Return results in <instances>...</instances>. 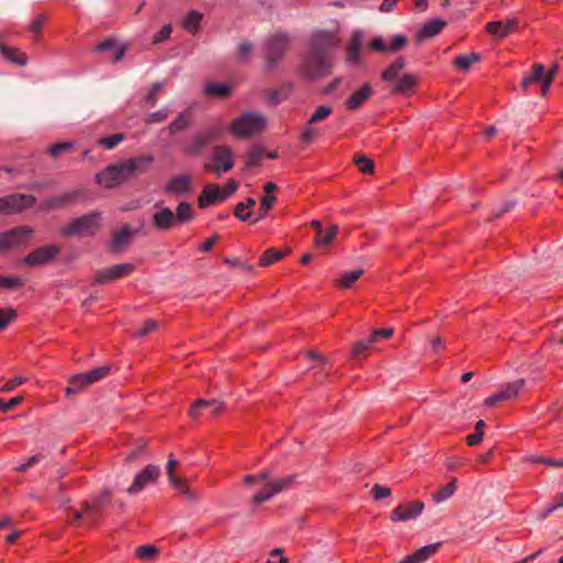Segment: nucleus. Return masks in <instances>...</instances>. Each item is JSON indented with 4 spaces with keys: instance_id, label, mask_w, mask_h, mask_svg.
<instances>
[{
    "instance_id": "1",
    "label": "nucleus",
    "mask_w": 563,
    "mask_h": 563,
    "mask_svg": "<svg viewBox=\"0 0 563 563\" xmlns=\"http://www.w3.org/2000/svg\"><path fill=\"white\" fill-rule=\"evenodd\" d=\"M111 492L103 489L98 495L92 496L89 500L84 503V511H75L73 522H77L85 517L84 525L92 526L97 523L101 516L103 508L111 501Z\"/></svg>"
},
{
    "instance_id": "2",
    "label": "nucleus",
    "mask_w": 563,
    "mask_h": 563,
    "mask_svg": "<svg viewBox=\"0 0 563 563\" xmlns=\"http://www.w3.org/2000/svg\"><path fill=\"white\" fill-rule=\"evenodd\" d=\"M266 125L264 115L255 112H245L235 118L229 125L228 130L238 139H249L255 133L262 131Z\"/></svg>"
},
{
    "instance_id": "3",
    "label": "nucleus",
    "mask_w": 563,
    "mask_h": 563,
    "mask_svg": "<svg viewBox=\"0 0 563 563\" xmlns=\"http://www.w3.org/2000/svg\"><path fill=\"white\" fill-rule=\"evenodd\" d=\"M234 166L233 150L227 145H217L208 156V163L203 165V170L217 176L231 170Z\"/></svg>"
},
{
    "instance_id": "4",
    "label": "nucleus",
    "mask_w": 563,
    "mask_h": 563,
    "mask_svg": "<svg viewBox=\"0 0 563 563\" xmlns=\"http://www.w3.org/2000/svg\"><path fill=\"white\" fill-rule=\"evenodd\" d=\"M101 213L93 211L76 218L60 230L64 236H89L93 235L100 227Z\"/></svg>"
},
{
    "instance_id": "5",
    "label": "nucleus",
    "mask_w": 563,
    "mask_h": 563,
    "mask_svg": "<svg viewBox=\"0 0 563 563\" xmlns=\"http://www.w3.org/2000/svg\"><path fill=\"white\" fill-rule=\"evenodd\" d=\"M86 199V192L82 189L66 191L55 196H48L40 201L41 211H55L68 208Z\"/></svg>"
},
{
    "instance_id": "6",
    "label": "nucleus",
    "mask_w": 563,
    "mask_h": 563,
    "mask_svg": "<svg viewBox=\"0 0 563 563\" xmlns=\"http://www.w3.org/2000/svg\"><path fill=\"white\" fill-rule=\"evenodd\" d=\"M289 43L288 35L285 33H276L265 42V66L273 69L277 62L284 56Z\"/></svg>"
},
{
    "instance_id": "7",
    "label": "nucleus",
    "mask_w": 563,
    "mask_h": 563,
    "mask_svg": "<svg viewBox=\"0 0 563 563\" xmlns=\"http://www.w3.org/2000/svg\"><path fill=\"white\" fill-rule=\"evenodd\" d=\"M33 234L29 225H19L0 233V250L26 246Z\"/></svg>"
},
{
    "instance_id": "8",
    "label": "nucleus",
    "mask_w": 563,
    "mask_h": 563,
    "mask_svg": "<svg viewBox=\"0 0 563 563\" xmlns=\"http://www.w3.org/2000/svg\"><path fill=\"white\" fill-rule=\"evenodd\" d=\"M162 471L158 465L148 464L141 472H139L126 488L129 495H137L150 485L155 484L161 477Z\"/></svg>"
},
{
    "instance_id": "9",
    "label": "nucleus",
    "mask_w": 563,
    "mask_h": 563,
    "mask_svg": "<svg viewBox=\"0 0 563 563\" xmlns=\"http://www.w3.org/2000/svg\"><path fill=\"white\" fill-rule=\"evenodd\" d=\"M36 198L33 195L11 194L0 198V213H18L33 207Z\"/></svg>"
},
{
    "instance_id": "10",
    "label": "nucleus",
    "mask_w": 563,
    "mask_h": 563,
    "mask_svg": "<svg viewBox=\"0 0 563 563\" xmlns=\"http://www.w3.org/2000/svg\"><path fill=\"white\" fill-rule=\"evenodd\" d=\"M330 65L327 55L309 51L302 62V71L309 79H314L328 74Z\"/></svg>"
},
{
    "instance_id": "11",
    "label": "nucleus",
    "mask_w": 563,
    "mask_h": 563,
    "mask_svg": "<svg viewBox=\"0 0 563 563\" xmlns=\"http://www.w3.org/2000/svg\"><path fill=\"white\" fill-rule=\"evenodd\" d=\"M59 253L60 247L56 244L41 246L29 253L22 263L30 267L43 266L52 263Z\"/></svg>"
},
{
    "instance_id": "12",
    "label": "nucleus",
    "mask_w": 563,
    "mask_h": 563,
    "mask_svg": "<svg viewBox=\"0 0 563 563\" xmlns=\"http://www.w3.org/2000/svg\"><path fill=\"white\" fill-rule=\"evenodd\" d=\"M135 269L134 264L121 263L95 273L93 284H108L122 277L130 276Z\"/></svg>"
},
{
    "instance_id": "13",
    "label": "nucleus",
    "mask_w": 563,
    "mask_h": 563,
    "mask_svg": "<svg viewBox=\"0 0 563 563\" xmlns=\"http://www.w3.org/2000/svg\"><path fill=\"white\" fill-rule=\"evenodd\" d=\"M532 84H539L541 86V95L545 97L552 85V74H545V68L542 64H536L531 74L522 78L521 87L523 90H527Z\"/></svg>"
},
{
    "instance_id": "14",
    "label": "nucleus",
    "mask_w": 563,
    "mask_h": 563,
    "mask_svg": "<svg viewBox=\"0 0 563 563\" xmlns=\"http://www.w3.org/2000/svg\"><path fill=\"white\" fill-rule=\"evenodd\" d=\"M192 191V177L188 174L174 176L169 178L164 186V192L174 197L187 196Z\"/></svg>"
},
{
    "instance_id": "15",
    "label": "nucleus",
    "mask_w": 563,
    "mask_h": 563,
    "mask_svg": "<svg viewBox=\"0 0 563 563\" xmlns=\"http://www.w3.org/2000/svg\"><path fill=\"white\" fill-rule=\"evenodd\" d=\"M296 479V475H287L268 484L263 490L253 496V503L258 505L269 500L274 495L287 489Z\"/></svg>"
},
{
    "instance_id": "16",
    "label": "nucleus",
    "mask_w": 563,
    "mask_h": 563,
    "mask_svg": "<svg viewBox=\"0 0 563 563\" xmlns=\"http://www.w3.org/2000/svg\"><path fill=\"white\" fill-rule=\"evenodd\" d=\"M525 386V379H517L512 383H507L501 386L500 390L487 397L484 400L486 407L495 406L499 401L515 398L519 390Z\"/></svg>"
},
{
    "instance_id": "17",
    "label": "nucleus",
    "mask_w": 563,
    "mask_h": 563,
    "mask_svg": "<svg viewBox=\"0 0 563 563\" xmlns=\"http://www.w3.org/2000/svg\"><path fill=\"white\" fill-rule=\"evenodd\" d=\"M223 402L219 399H197L189 409V416L198 419L205 411L217 417L223 411Z\"/></svg>"
},
{
    "instance_id": "18",
    "label": "nucleus",
    "mask_w": 563,
    "mask_h": 563,
    "mask_svg": "<svg viewBox=\"0 0 563 563\" xmlns=\"http://www.w3.org/2000/svg\"><path fill=\"white\" fill-rule=\"evenodd\" d=\"M424 504L422 501L404 504L390 512V520L394 522L412 520L418 518L422 514Z\"/></svg>"
},
{
    "instance_id": "19",
    "label": "nucleus",
    "mask_w": 563,
    "mask_h": 563,
    "mask_svg": "<svg viewBox=\"0 0 563 563\" xmlns=\"http://www.w3.org/2000/svg\"><path fill=\"white\" fill-rule=\"evenodd\" d=\"M154 227L159 231H168L176 225L175 214L168 207H163L152 217Z\"/></svg>"
},
{
    "instance_id": "20",
    "label": "nucleus",
    "mask_w": 563,
    "mask_h": 563,
    "mask_svg": "<svg viewBox=\"0 0 563 563\" xmlns=\"http://www.w3.org/2000/svg\"><path fill=\"white\" fill-rule=\"evenodd\" d=\"M517 27V21L515 19L507 21H492L487 23L486 30L489 34L498 38H505Z\"/></svg>"
},
{
    "instance_id": "21",
    "label": "nucleus",
    "mask_w": 563,
    "mask_h": 563,
    "mask_svg": "<svg viewBox=\"0 0 563 563\" xmlns=\"http://www.w3.org/2000/svg\"><path fill=\"white\" fill-rule=\"evenodd\" d=\"M446 22L442 19H432L427 21L416 34V41L422 42L426 38L433 37L441 33Z\"/></svg>"
},
{
    "instance_id": "22",
    "label": "nucleus",
    "mask_w": 563,
    "mask_h": 563,
    "mask_svg": "<svg viewBox=\"0 0 563 563\" xmlns=\"http://www.w3.org/2000/svg\"><path fill=\"white\" fill-rule=\"evenodd\" d=\"M219 201H223L221 189L218 185L209 184L203 187L201 195L198 198V207L200 209H205Z\"/></svg>"
},
{
    "instance_id": "23",
    "label": "nucleus",
    "mask_w": 563,
    "mask_h": 563,
    "mask_svg": "<svg viewBox=\"0 0 563 563\" xmlns=\"http://www.w3.org/2000/svg\"><path fill=\"white\" fill-rule=\"evenodd\" d=\"M372 93V86L368 82L363 84V86L346 100V108L349 110H356L361 108L369 99Z\"/></svg>"
},
{
    "instance_id": "24",
    "label": "nucleus",
    "mask_w": 563,
    "mask_h": 563,
    "mask_svg": "<svg viewBox=\"0 0 563 563\" xmlns=\"http://www.w3.org/2000/svg\"><path fill=\"white\" fill-rule=\"evenodd\" d=\"M440 547H441L440 542L424 545V547L418 549L412 554L405 556L399 563H423L432 554H434Z\"/></svg>"
},
{
    "instance_id": "25",
    "label": "nucleus",
    "mask_w": 563,
    "mask_h": 563,
    "mask_svg": "<svg viewBox=\"0 0 563 563\" xmlns=\"http://www.w3.org/2000/svg\"><path fill=\"white\" fill-rule=\"evenodd\" d=\"M208 141L200 132L194 134L188 141L185 142L183 151L189 156H197L208 146Z\"/></svg>"
},
{
    "instance_id": "26",
    "label": "nucleus",
    "mask_w": 563,
    "mask_h": 563,
    "mask_svg": "<svg viewBox=\"0 0 563 563\" xmlns=\"http://www.w3.org/2000/svg\"><path fill=\"white\" fill-rule=\"evenodd\" d=\"M136 233V230H132L130 225L122 227L119 231L112 234L111 250L119 252L121 249L130 244L131 238Z\"/></svg>"
},
{
    "instance_id": "27",
    "label": "nucleus",
    "mask_w": 563,
    "mask_h": 563,
    "mask_svg": "<svg viewBox=\"0 0 563 563\" xmlns=\"http://www.w3.org/2000/svg\"><path fill=\"white\" fill-rule=\"evenodd\" d=\"M418 84L416 75L406 73L394 85L393 92L398 95H408L413 92Z\"/></svg>"
},
{
    "instance_id": "28",
    "label": "nucleus",
    "mask_w": 563,
    "mask_h": 563,
    "mask_svg": "<svg viewBox=\"0 0 563 563\" xmlns=\"http://www.w3.org/2000/svg\"><path fill=\"white\" fill-rule=\"evenodd\" d=\"M95 51L97 53H113V60L119 62L123 58L125 54V47L119 46L117 42L112 38H107L106 41L99 43Z\"/></svg>"
},
{
    "instance_id": "29",
    "label": "nucleus",
    "mask_w": 563,
    "mask_h": 563,
    "mask_svg": "<svg viewBox=\"0 0 563 563\" xmlns=\"http://www.w3.org/2000/svg\"><path fill=\"white\" fill-rule=\"evenodd\" d=\"M89 385L91 384L86 373L73 375L68 380V386L65 388V394L68 397L76 395Z\"/></svg>"
},
{
    "instance_id": "30",
    "label": "nucleus",
    "mask_w": 563,
    "mask_h": 563,
    "mask_svg": "<svg viewBox=\"0 0 563 563\" xmlns=\"http://www.w3.org/2000/svg\"><path fill=\"white\" fill-rule=\"evenodd\" d=\"M332 44V37L325 32H318L313 34L310 44V51L314 53H322L328 55V49Z\"/></svg>"
},
{
    "instance_id": "31",
    "label": "nucleus",
    "mask_w": 563,
    "mask_h": 563,
    "mask_svg": "<svg viewBox=\"0 0 563 563\" xmlns=\"http://www.w3.org/2000/svg\"><path fill=\"white\" fill-rule=\"evenodd\" d=\"M120 175L121 180L129 178L134 174V167L132 162L129 159L123 161L122 163L110 165L106 168V175Z\"/></svg>"
},
{
    "instance_id": "32",
    "label": "nucleus",
    "mask_w": 563,
    "mask_h": 563,
    "mask_svg": "<svg viewBox=\"0 0 563 563\" xmlns=\"http://www.w3.org/2000/svg\"><path fill=\"white\" fill-rule=\"evenodd\" d=\"M405 66V58L401 56L397 57L386 69H384L382 73V79L386 82L394 81Z\"/></svg>"
},
{
    "instance_id": "33",
    "label": "nucleus",
    "mask_w": 563,
    "mask_h": 563,
    "mask_svg": "<svg viewBox=\"0 0 563 563\" xmlns=\"http://www.w3.org/2000/svg\"><path fill=\"white\" fill-rule=\"evenodd\" d=\"M482 58L481 54L472 53L470 55H459L453 60V66L461 71H468L473 64L479 62Z\"/></svg>"
},
{
    "instance_id": "34",
    "label": "nucleus",
    "mask_w": 563,
    "mask_h": 563,
    "mask_svg": "<svg viewBox=\"0 0 563 563\" xmlns=\"http://www.w3.org/2000/svg\"><path fill=\"white\" fill-rule=\"evenodd\" d=\"M0 52L2 56L12 64H16L19 66L26 65L27 58L24 54L19 53L18 49L5 46L2 42H0Z\"/></svg>"
},
{
    "instance_id": "35",
    "label": "nucleus",
    "mask_w": 563,
    "mask_h": 563,
    "mask_svg": "<svg viewBox=\"0 0 563 563\" xmlns=\"http://www.w3.org/2000/svg\"><path fill=\"white\" fill-rule=\"evenodd\" d=\"M232 91V87L228 84L209 82L205 86V92L208 96L225 98Z\"/></svg>"
},
{
    "instance_id": "36",
    "label": "nucleus",
    "mask_w": 563,
    "mask_h": 563,
    "mask_svg": "<svg viewBox=\"0 0 563 563\" xmlns=\"http://www.w3.org/2000/svg\"><path fill=\"white\" fill-rule=\"evenodd\" d=\"M174 214L176 224L189 222L194 218L191 205L187 201L179 202Z\"/></svg>"
},
{
    "instance_id": "37",
    "label": "nucleus",
    "mask_w": 563,
    "mask_h": 563,
    "mask_svg": "<svg viewBox=\"0 0 563 563\" xmlns=\"http://www.w3.org/2000/svg\"><path fill=\"white\" fill-rule=\"evenodd\" d=\"M456 490V479L452 478L445 486L432 494V500L437 504L448 500Z\"/></svg>"
},
{
    "instance_id": "38",
    "label": "nucleus",
    "mask_w": 563,
    "mask_h": 563,
    "mask_svg": "<svg viewBox=\"0 0 563 563\" xmlns=\"http://www.w3.org/2000/svg\"><path fill=\"white\" fill-rule=\"evenodd\" d=\"M255 203H256L255 199L251 198V197H249L245 201H240L239 203H236V206L234 208V216L243 222H246V221L251 222L252 213L251 212L244 213L243 210L252 209L255 206Z\"/></svg>"
},
{
    "instance_id": "39",
    "label": "nucleus",
    "mask_w": 563,
    "mask_h": 563,
    "mask_svg": "<svg viewBox=\"0 0 563 563\" xmlns=\"http://www.w3.org/2000/svg\"><path fill=\"white\" fill-rule=\"evenodd\" d=\"M274 202H275L274 196L262 197L258 213L254 219L251 220V223H256V222L261 221L262 219H264L267 216L269 209L273 207Z\"/></svg>"
},
{
    "instance_id": "40",
    "label": "nucleus",
    "mask_w": 563,
    "mask_h": 563,
    "mask_svg": "<svg viewBox=\"0 0 563 563\" xmlns=\"http://www.w3.org/2000/svg\"><path fill=\"white\" fill-rule=\"evenodd\" d=\"M173 487L178 490L187 500L191 503H196L199 500V494L192 490L189 486H187L184 482L178 479L176 483L172 484Z\"/></svg>"
},
{
    "instance_id": "41",
    "label": "nucleus",
    "mask_w": 563,
    "mask_h": 563,
    "mask_svg": "<svg viewBox=\"0 0 563 563\" xmlns=\"http://www.w3.org/2000/svg\"><path fill=\"white\" fill-rule=\"evenodd\" d=\"M285 256V254L276 249H268L266 250L263 255L260 258V264L262 266H269L274 264L275 262L282 260Z\"/></svg>"
},
{
    "instance_id": "42",
    "label": "nucleus",
    "mask_w": 563,
    "mask_h": 563,
    "mask_svg": "<svg viewBox=\"0 0 563 563\" xmlns=\"http://www.w3.org/2000/svg\"><path fill=\"white\" fill-rule=\"evenodd\" d=\"M130 162H132V165L134 167V174L145 173L147 170L148 165H151L154 162V157L152 155L136 156L131 157Z\"/></svg>"
},
{
    "instance_id": "43",
    "label": "nucleus",
    "mask_w": 563,
    "mask_h": 563,
    "mask_svg": "<svg viewBox=\"0 0 563 563\" xmlns=\"http://www.w3.org/2000/svg\"><path fill=\"white\" fill-rule=\"evenodd\" d=\"M364 274L363 269H356L352 272H345L338 282V285L342 288L352 287L353 283L356 282Z\"/></svg>"
},
{
    "instance_id": "44",
    "label": "nucleus",
    "mask_w": 563,
    "mask_h": 563,
    "mask_svg": "<svg viewBox=\"0 0 563 563\" xmlns=\"http://www.w3.org/2000/svg\"><path fill=\"white\" fill-rule=\"evenodd\" d=\"M201 19L200 12L191 10L184 20V27L189 32H195L198 30Z\"/></svg>"
},
{
    "instance_id": "45",
    "label": "nucleus",
    "mask_w": 563,
    "mask_h": 563,
    "mask_svg": "<svg viewBox=\"0 0 563 563\" xmlns=\"http://www.w3.org/2000/svg\"><path fill=\"white\" fill-rule=\"evenodd\" d=\"M336 233L338 227L334 224L331 225L325 232L322 230V233L317 234L316 236V244L319 246H327L333 241Z\"/></svg>"
},
{
    "instance_id": "46",
    "label": "nucleus",
    "mask_w": 563,
    "mask_h": 563,
    "mask_svg": "<svg viewBox=\"0 0 563 563\" xmlns=\"http://www.w3.org/2000/svg\"><path fill=\"white\" fill-rule=\"evenodd\" d=\"M169 113H170V108L168 106H166V107L159 109L158 111L148 113L145 118V122L147 124L161 123L168 118Z\"/></svg>"
},
{
    "instance_id": "47",
    "label": "nucleus",
    "mask_w": 563,
    "mask_h": 563,
    "mask_svg": "<svg viewBox=\"0 0 563 563\" xmlns=\"http://www.w3.org/2000/svg\"><path fill=\"white\" fill-rule=\"evenodd\" d=\"M97 179L106 188H114L122 183L120 175H106V169L97 175Z\"/></svg>"
},
{
    "instance_id": "48",
    "label": "nucleus",
    "mask_w": 563,
    "mask_h": 563,
    "mask_svg": "<svg viewBox=\"0 0 563 563\" xmlns=\"http://www.w3.org/2000/svg\"><path fill=\"white\" fill-rule=\"evenodd\" d=\"M265 157V150L261 146H254L246 157V166L254 167Z\"/></svg>"
},
{
    "instance_id": "49",
    "label": "nucleus",
    "mask_w": 563,
    "mask_h": 563,
    "mask_svg": "<svg viewBox=\"0 0 563 563\" xmlns=\"http://www.w3.org/2000/svg\"><path fill=\"white\" fill-rule=\"evenodd\" d=\"M189 124V120L185 112H180L175 120L168 125L169 133L174 134L184 131Z\"/></svg>"
},
{
    "instance_id": "50",
    "label": "nucleus",
    "mask_w": 563,
    "mask_h": 563,
    "mask_svg": "<svg viewBox=\"0 0 563 563\" xmlns=\"http://www.w3.org/2000/svg\"><path fill=\"white\" fill-rule=\"evenodd\" d=\"M229 131L228 128H224L222 125L217 126H210L201 131L208 143H210L213 140H218L222 137V135Z\"/></svg>"
},
{
    "instance_id": "51",
    "label": "nucleus",
    "mask_w": 563,
    "mask_h": 563,
    "mask_svg": "<svg viewBox=\"0 0 563 563\" xmlns=\"http://www.w3.org/2000/svg\"><path fill=\"white\" fill-rule=\"evenodd\" d=\"M372 336L366 340H361L354 344L352 347L351 354L354 358H358L364 352H366L374 343Z\"/></svg>"
},
{
    "instance_id": "52",
    "label": "nucleus",
    "mask_w": 563,
    "mask_h": 563,
    "mask_svg": "<svg viewBox=\"0 0 563 563\" xmlns=\"http://www.w3.org/2000/svg\"><path fill=\"white\" fill-rule=\"evenodd\" d=\"M110 369L111 368L109 365H104V366L96 367L89 372H86V374L90 380V384H93V383L104 378L110 373Z\"/></svg>"
},
{
    "instance_id": "53",
    "label": "nucleus",
    "mask_w": 563,
    "mask_h": 563,
    "mask_svg": "<svg viewBox=\"0 0 563 563\" xmlns=\"http://www.w3.org/2000/svg\"><path fill=\"white\" fill-rule=\"evenodd\" d=\"M333 112V109L328 106H320L316 109V111L309 118V124L317 123L325 118H328Z\"/></svg>"
},
{
    "instance_id": "54",
    "label": "nucleus",
    "mask_w": 563,
    "mask_h": 563,
    "mask_svg": "<svg viewBox=\"0 0 563 563\" xmlns=\"http://www.w3.org/2000/svg\"><path fill=\"white\" fill-rule=\"evenodd\" d=\"M157 552L158 549L152 544L141 545L135 551L140 560H151Z\"/></svg>"
},
{
    "instance_id": "55",
    "label": "nucleus",
    "mask_w": 563,
    "mask_h": 563,
    "mask_svg": "<svg viewBox=\"0 0 563 563\" xmlns=\"http://www.w3.org/2000/svg\"><path fill=\"white\" fill-rule=\"evenodd\" d=\"M316 137H317V131L312 128V124H309V121H308L305 124L299 139L303 144H310L316 140Z\"/></svg>"
},
{
    "instance_id": "56",
    "label": "nucleus",
    "mask_w": 563,
    "mask_h": 563,
    "mask_svg": "<svg viewBox=\"0 0 563 563\" xmlns=\"http://www.w3.org/2000/svg\"><path fill=\"white\" fill-rule=\"evenodd\" d=\"M408 38L404 34L394 35L391 38V43L388 45V53H395L400 51L406 46Z\"/></svg>"
},
{
    "instance_id": "57",
    "label": "nucleus",
    "mask_w": 563,
    "mask_h": 563,
    "mask_svg": "<svg viewBox=\"0 0 563 563\" xmlns=\"http://www.w3.org/2000/svg\"><path fill=\"white\" fill-rule=\"evenodd\" d=\"M23 285V280L16 276H0V287L7 289H14L21 287Z\"/></svg>"
},
{
    "instance_id": "58",
    "label": "nucleus",
    "mask_w": 563,
    "mask_h": 563,
    "mask_svg": "<svg viewBox=\"0 0 563 563\" xmlns=\"http://www.w3.org/2000/svg\"><path fill=\"white\" fill-rule=\"evenodd\" d=\"M354 162L358 169L364 174H371L374 170V164L372 159L365 156H355Z\"/></svg>"
},
{
    "instance_id": "59",
    "label": "nucleus",
    "mask_w": 563,
    "mask_h": 563,
    "mask_svg": "<svg viewBox=\"0 0 563 563\" xmlns=\"http://www.w3.org/2000/svg\"><path fill=\"white\" fill-rule=\"evenodd\" d=\"M15 317L16 311L12 308L0 309V331L4 330Z\"/></svg>"
},
{
    "instance_id": "60",
    "label": "nucleus",
    "mask_w": 563,
    "mask_h": 563,
    "mask_svg": "<svg viewBox=\"0 0 563 563\" xmlns=\"http://www.w3.org/2000/svg\"><path fill=\"white\" fill-rule=\"evenodd\" d=\"M123 140V135L120 133L109 135L107 137H102L100 140V145L107 150L114 148L121 141Z\"/></svg>"
},
{
    "instance_id": "61",
    "label": "nucleus",
    "mask_w": 563,
    "mask_h": 563,
    "mask_svg": "<svg viewBox=\"0 0 563 563\" xmlns=\"http://www.w3.org/2000/svg\"><path fill=\"white\" fill-rule=\"evenodd\" d=\"M362 42H363L362 32L358 30L354 31L349 41L347 51H361Z\"/></svg>"
},
{
    "instance_id": "62",
    "label": "nucleus",
    "mask_w": 563,
    "mask_h": 563,
    "mask_svg": "<svg viewBox=\"0 0 563 563\" xmlns=\"http://www.w3.org/2000/svg\"><path fill=\"white\" fill-rule=\"evenodd\" d=\"M157 328V322L153 319H148L144 322V324L136 330L135 336L143 338L147 335L150 332L154 331Z\"/></svg>"
},
{
    "instance_id": "63",
    "label": "nucleus",
    "mask_w": 563,
    "mask_h": 563,
    "mask_svg": "<svg viewBox=\"0 0 563 563\" xmlns=\"http://www.w3.org/2000/svg\"><path fill=\"white\" fill-rule=\"evenodd\" d=\"M372 495L374 499L380 500L383 498L389 497L391 495V489L389 487L375 484L372 488Z\"/></svg>"
},
{
    "instance_id": "64",
    "label": "nucleus",
    "mask_w": 563,
    "mask_h": 563,
    "mask_svg": "<svg viewBox=\"0 0 563 563\" xmlns=\"http://www.w3.org/2000/svg\"><path fill=\"white\" fill-rule=\"evenodd\" d=\"M252 44L250 42H242L239 46H238V58L241 60V62H246L250 56H251V53H252Z\"/></svg>"
}]
</instances>
